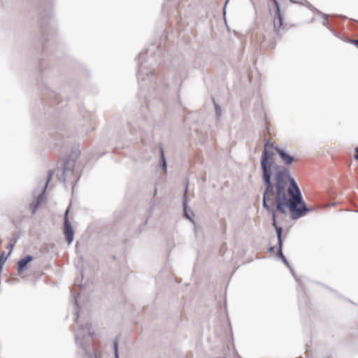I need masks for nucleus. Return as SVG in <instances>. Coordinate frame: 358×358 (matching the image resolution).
I'll return each mask as SVG.
<instances>
[{"label": "nucleus", "instance_id": "nucleus-1", "mask_svg": "<svg viewBox=\"0 0 358 358\" xmlns=\"http://www.w3.org/2000/svg\"><path fill=\"white\" fill-rule=\"evenodd\" d=\"M262 181L264 189L262 193V207L266 210L273 208L281 214L287 215L286 205L288 195L285 190V180L279 170L269 169L262 171Z\"/></svg>", "mask_w": 358, "mask_h": 358}, {"label": "nucleus", "instance_id": "nucleus-2", "mask_svg": "<svg viewBox=\"0 0 358 358\" xmlns=\"http://www.w3.org/2000/svg\"><path fill=\"white\" fill-rule=\"evenodd\" d=\"M162 48L152 44L138 57V66L137 78L139 90L142 96L146 97L144 91L151 93L157 86V80L153 73L154 67L161 62Z\"/></svg>", "mask_w": 358, "mask_h": 358}, {"label": "nucleus", "instance_id": "nucleus-3", "mask_svg": "<svg viewBox=\"0 0 358 358\" xmlns=\"http://www.w3.org/2000/svg\"><path fill=\"white\" fill-rule=\"evenodd\" d=\"M91 324L86 323L80 325L78 330L75 334V340L78 345L80 346L86 355H89L90 352L88 347L91 343L92 337L94 332L90 331Z\"/></svg>", "mask_w": 358, "mask_h": 358}, {"label": "nucleus", "instance_id": "nucleus-4", "mask_svg": "<svg viewBox=\"0 0 358 358\" xmlns=\"http://www.w3.org/2000/svg\"><path fill=\"white\" fill-rule=\"evenodd\" d=\"M79 155V151H74L71 154L70 157L65 160L61 169L62 176H59L58 173L57 174L60 181H64L65 183L71 181L72 176L74 175L73 169L75 167L76 159L78 158Z\"/></svg>", "mask_w": 358, "mask_h": 358}, {"label": "nucleus", "instance_id": "nucleus-5", "mask_svg": "<svg viewBox=\"0 0 358 358\" xmlns=\"http://www.w3.org/2000/svg\"><path fill=\"white\" fill-rule=\"evenodd\" d=\"M275 146H274L273 144L269 140H267L266 142L265 143L264 146V150L262 152L260 159L261 171L269 169L273 170L279 169L281 166L280 165H278L271 159L273 153H269L268 148H271L275 150Z\"/></svg>", "mask_w": 358, "mask_h": 358}, {"label": "nucleus", "instance_id": "nucleus-6", "mask_svg": "<svg viewBox=\"0 0 358 358\" xmlns=\"http://www.w3.org/2000/svg\"><path fill=\"white\" fill-rule=\"evenodd\" d=\"M280 174H282V177L285 180V190L289 197L294 196L301 193L296 180L290 176L287 168L280 166L279 169Z\"/></svg>", "mask_w": 358, "mask_h": 358}, {"label": "nucleus", "instance_id": "nucleus-7", "mask_svg": "<svg viewBox=\"0 0 358 358\" xmlns=\"http://www.w3.org/2000/svg\"><path fill=\"white\" fill-rule=\"evenodd\" d=\"M275 6L276 8L275 10V15L273 19V27L275 33L278 35H280L282 33V31L285 29V27L283 26V15L282 14L280 9V5L277 0H273Z\"/></svg>", "mask_w": 358, "mask_h": 358}, {"label": "nucleus", "instance_id": "nucleus-8", "mask_svg": "<svg viewBox=\"0 0 358 358\" xmlns=\"http://www.w3.org/2000/svg\"><path fill=\"white\" fill-rule=\"evenodd\" d=\"M69 207L66 209L64 215V234L68 244L70 245L73 241L74 231L69 219Z\"/></svg>", "mask_w": 358, "mask_h": 358}, {"label": "nucleus", "instance_id": "nucleus-9", "mask_svg": "<svg viewBox=\"0 0 358 358\" xmlns=\"http://www.w3.org/2000/svg\"><path fill=\"white\" fill-rule=\"evenodd\" d=\"M287 209H289L292 220H297L311 211L306 205L289 206Z\"/></svg>", "mask_w": 358, "mask_h": 358}, {"label": "nucleus", "instance_id": "nucleus-10", "mask_svg": "<svg viewBox=\"0 0 358 358\" xmlns=\"http://www.w3.org/2000/svg\"><path fill=\"white\" fill-rule=\"evenodd\" d=\"M52 176H53V171H48L47 181L45 182V187H44L43 192L40 194V195L38 196L37 200L36 201H33L30 204V208L32 210V215H34L36 213V210L38 209L39 205L41 204V199L43 197V195L45 194V192L46 190V188H47V186H48V183L50 182V181L52 178Z\"/></svg>", "mask_w": 358, "mask_h": 358}, {"label": "nucleus", "instance_id": "nucleus-11", "mask_svg": "<svg viewBox=\"0 0 358 358\" xmlns=\"http://www.w3.org/2000/svg\"><path fill=\"white\" fill-rule=\"evenodd\" d=\"M275 150L278 154L281 161L285 165H290L294 162L296 161L295 157L289 155L285 150H284L278 147H275Z\"/></svg>", "mask_w": 358, "mask_h": 358}, {"label": "nucleus", "instance_id": "nucleus-12", "mask_svg": "<svg viewBox=\"0 0 358 358\" xmlns=\"http://www.w3.org/2000/svg\"><path fill=\"white\" fill-rule=\"evenodd\" d=\"M34 260L33 256L28 255L20 259L17 263V271L20 273L25 270L29 263Z\"/></svg>", "mask_w": 358, "mask_h": 358}, {"label": "nucleus", "instance_id": "nucleus-13", "mask_svg": "<svg viewBox=\"0 0 358 358\" xmlns=\"http://www.w3.org/2000/svg\"><path fill=\"white\" fill-rule=\"evenodd\" d=\"M302 205H306V203L303 201V196L301 193V194H299L298 195H295L294 196H292V197L288 196L286 208L289 207V206H302Z\"/></svg>", "mask_w": 358, "mask_h": 358}, {"label": "nucleus", "instance_id": "nucleus-14", "mask_svg": "<svg viewBox=\"0 0 358 358\" xmlns=\"http://www.w3.org/2000/svg\"><path fill=\"white\" fill-rule=\"evenodd\" d=\"M159 165L162 166L164 171H166L167 169V164L166 160L164 155V152L162 148H160V161Z\"/></svg>", "mask_w": 358, "mask_h": 358}, {"label": "nucleus", "instance_id": "nucleus-15", "mask_svg": "<svg viewBox=\"0 0 358 358\" xmlns=\"http://www.w3.org/2000/svg\"><path fill=\"white\" fill-rule=\"evenodd\" d=\"M277 255L283 262L285 265L288 268H290V265H289L288 261L287 260V259L285 258V257L284 256V255L282 253V246H278Z\"/></svg>", "mask_w": 358, "mask_h": 358}, {"label": "nucleus", "instance_id": "nucleus-16", "mask_svg": "<svg viewBox=\"0 0 358 358\" xmlns=\"http://www.w3.org/2000/svg\"><path fill=\"white\" fill-rule=\"evenodd\" d=\"M187 189V187H186V188H185V193H184V199L182 201L183 211H184V214H185L186 218H187L191 222L193 223L194 220L190 217V215L187 212V202L185 201V195H186Z\"/></svg>", "mask_w": 358, "mask_h": 358}, {"label": "nucleus", "instance_id": "nucleus-17", "mask_svg": "<svg viewBox=\"0 0 358 358\" xmlns=\"http://www.w3.org/2000/svg\"><path fill=\"white\" fill-rule=\"evenodd\" d=\"M275 229L276 231L278 246H282V228L281 227H276L275 228Z\"/></svg>", "mask_w": 358, "mask_h": 358}, {"label": "nucleus", "instance_id": "nucleus-18", "mask_svg": "<svg viewBox=\"0 0 358 358\" xmlns=\"http://www.w3.org/2000/svg\"><path fill=\"white\" fill-rule=\"evenodd\" d=\"M120 338V335H117L115 337V340L113 341V349H114L115 358H119L118 343H119Z\"/></svg>", "mask_w": 358, "mask_h": 358}, {"label": "nucleus", "instance_id": "nucleus-19", "mask_svg": "<svg viewBox=\"0 0 358 358\" xmlns=\"http://www.w3.org/2000/svg\"><path fill=\"white\" fill-rule=\"evenodd\" d=\"M268 212V214H271L272 215V225L273 226L274 228H275L276 227H278V224H277V222H276V211L277 210H275V208H273V210L271 211H269V210H266Z\"/></svg>", "mask_w": 358, "mask_h": 358}, {"label": "nucleus", "instance_id": "nucleus-20", "mask_svg": "<svg viewBox=\"0 0 358 358\" xmlns=\"http://www.w3.org/2000/svg\"><path fill=\"white\" fill-rule=\"evenodd\" d=\"M213 105H214V108H215V114H216V117H217V120H220V116H221V108L220 106L215 101V100L213 99Z\"/></svg>", "mask_w": 358, "mask_h": 358}, {"label": "nucleus", "instance_id": "nucleus-21", "mask_svg": "<svg viewBox=\"0 0 358 358\" xmlns=\"http://www.w3.org/2000/svg\"><path fill=\"white\" fill-rule=\"evenodd\" d=\"M317 12L319 14H320V15H322V17L323 18L322 25L327 27V18L329 17V15L325 14V13H322V12H320V11H319V10H317Z\"/></svg>", "mask_w": 358, "mask_h": 358}, {"label": "nucleus", "instance_id": "nucleus-22", "mask_svg": "<svg viewBox=\"0 0 358 358\" xmlns=\"http://www.w3.org/2000/svg\"><path fill=\"white\" fill-rule=\"evenodd\" d=\"M14 246H15V243H13L12 241H10V243L8 245L7 249L10 250V251L8 252V255L11 254Z\"/></svg>", "mask_w": 358, "mask_h": 358}, {"label": "nucleus", "instance_id": "nucleus-23", "mask_svg": "<svg viewBox=\"0 0 358 358\" xmlns=\"http://www.w3.org/2000/svg\"><path fill=\"white\" fill-rule=\"evenodd\" d=\"M52 16V13H49L48 16H46L45 14H42V19H43V20L44 22H45L46 17H48V18L51 19Z\"/></svg>", "mask_w": 358, "mask_h": 358}, {"label": "nucleus", "instance_id": "nucleus-24", "mask_svg": "<svg viewBox=\"0 0 358 358\" xmlns=\"http://www.w3.org/2000/svg\"><path fill=\"white\" fill-rule=\"evenodd\" d=\"M355 159L358 160V146L355 148Z\"/></svg>", "mask_w": 358, "mask_h": 358}, {"label": "nucleus", "instance_id": "nucleus-25", "mask_svg": "<svg viewBox=\"0 0 358 358\" xmlns=\"http://www.w3.org/2000/svg\"><path fill=\"white\" fill-rule=\"evenodd\" d=\"M74 315H75V316H76L75 320H76V321L77 322V321H78V310H76V311H75Z\"/></svg>", "mask_w": 358, "mask_h": 358}, {"label": "nucleus", "instance_id": "nucleus-26", "mask_svg": "<svg viewBox=\"0 0 358 358\" xmlns=\"http://www.w3.org/2000/svg\"><path fill=\"white\" fill-rule=\"evenodd\" d=\"M289 269L290 270V272H291L292 275L294 277H295V273H294V271L292 270V268L290 267V268H289Z\"/></svg>", "mask_w": 358, "mask_h": 358}, {"label": "nucleus", "instance_id": "nucleus-27", "mask_svg": "<svg viewBox=\"0 0 358 358\" xmlns=\"http://www.w3.org/2000/svg\"><path fill=\"white\" fill-rule=\"evenodd\" d=\"M352 42L355 44L356 45H358V39L357 40H353Z\"/></svg>", "mask_w": 358, "mask_h": 358}, {"label": "nucleus", "instance_id": "nucleus-28", "mask_svg": "<svg viewBox=\"0 0 358 358\" xmlns=\"http://www.w3.org/2000/svg\"><path fill=\"white\" fill-rule=\"evenodd\" d=\"M17 240H18V237H16V238H15L13 240H12L11 241H12L13 243H15H15H17Z\"/></svg>", "mask_w": 358, "mask_h": 358}, {"label": "nucleus", "instance_id": "nucleus-29", "mask_svg": "<svg viewBox=\"0 0 358 358\" xmlns=\"http://www.w3.org/2000/svg\"><path fill=\"white\" fill-rule=\"evenodd\" d=\"M17 240H18V237H16V238H15L13 240H12L11 241H12L13 243H15H15H17Z\"/></svg>", "mask_w": 358, "mask_h": 358}, {"label": "nucleus", "instance_id": "nucleus-30", "mask_svg": "<svg viewBox=\"0 0 358 358\" xmlns=\"http://www.w3.org/2000/svg\"><path fill=\"white\" fill-rule=\"evenodd\" d=\"M228 2H229V0H227V1H226V2H225V5H224V9H223V10H224V14L225 13V7H226V6H227V3H228Z\"/></svg>", "mask_w": 358, "mask_h": 358}, {"label": "nucleus", "instance_id": "nucleus-31", "mask_svg": "<svg viewBox=\"0 0 358 358\" xmlns=\"http://www.w3.org/2000/svg\"><path fill=\"white\" fill-rule=\"evenodd\" d=\"M336 203H335V202L334 203H329V206L332 207V206H334L336 205Z\"/></svg>", "mask_w": 358, "mask_h": 358}, {"label": "nucleus", "instance_id": "nucleus-32", "mask_svg": "<svg viewBox=\"0 0 358 358\" xmlns=\"http://www.w3.org/2000/svg\"><path fill=\"white\" fill-rule=\"evenodd\" d=\"M73 297H74V304L77 305V299L75 296Z\"/></svg>", "mask_w": 358, "mask_h": 358}, {"label": "nucleus", "instance_id": "nucleus-33", "mask_svg": "<svg viewBox=\"0 0 358 358\" xmlns=\"http://www.w3.org/2000/svg\"><path fill=\"white\" fill-rule=\"evenodd\" d=\"M273 250H274V248H273V247H271V248H270L269 251H270V252H272Z\"/></svg>", "mask_w": 358, "mask_h": 358}, {"label": "nucleus", "instance_id": "nucleus-34", "mask_svg": "<svg viewBox=\"0 0 358 358\" xmlns=\"http://www.w3.org/2000/svg\"><path fill=\"white\" fill-rule=\"evenodd\" d=\"M224 358H225V357H224Z\"/></svg>", "mask_w": 358, "mask_h": 358}]
</instances>
